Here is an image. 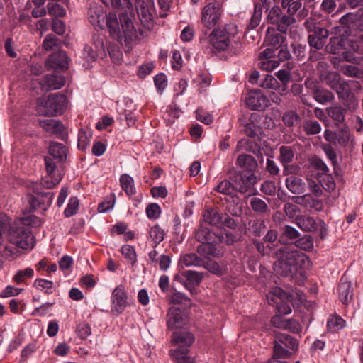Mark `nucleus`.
I'll return each mask as SVG.
<instances>
[{"label":"nucleus","instance_id":"f257e3e1","mask_svg":"<svg viewBox=\"0 0 363 363\" xmlns=\"http://www.w3.org/2000/svg\"><path fill=\"white\" fill-rule=\"evenodd\" d=\"M118 22L114 13L106 16V25L110 35L121 45L125 44L127 51L131 49L132 43L137 38V32L131 19L126 14L119 15Z\"/></svg>","mask_w":363,"mask_h":363},{"label":"nucleus","instance_id":"f03ea898","mask_svg":"<svg viewBox=\"0 0 363 363\" xmlns=\"http://www.w3.org/2000/svg\"><path fill=\"white\" fill-rule=\"evenodd\" d=\"M278 258L274 264L275 270L282 276L292 275L298 270V265L308 259L307 255L297 250H288L283 247L275 252Z\"/></svg>","mask_w":363,"mask_h":363},{"label":"nucleus","instance_id":"7ed1b4c3","mask_svg":"<svg viewBox=\"0 0 363 363\" xmlns=\"http://www.w3.org/2000/svg\"><path fill=\"white\" fill-rule=\"evenodd\" d=\"M67 99L65 94L55 93L41 96L37 100V112L44 116H60L67 108Z\"/></svg>","mask_w":363,"mask_h":363},{"label":"nucleus","instance_id":"20e7f679","mask_svg":"<svg viewBox=\"0 0 363 363\" xmlns=\"http://www.w3.org/2000/svg\"><path fill=\"white\" fill-rule=\"evenodd\" d=\"M172 341L177 345L179 348L171 350V355L178 363H191L192 358L188 355V347L194 341V335L186 331H175L172 334Z\"/></svg>","mask_w":363,"mask_h":363},{"label":"nucleus","instance_id":"39448f33","mask_svg":"<svg viewBox=\"0 0 363 363\" xmlns=\"http://www.w3.org/2000/svg\"><path fill=\"white\" fill-rule=\"evenodd\" d=\"M8 239L11 243L24 250L32 249L35 245L34 236L30 228L18 221L10 226Z\"/></svg>","mask_w":363,"mask_h":363},{"label":"nucleus","instance_id":"423d86ee","mask_svg":"<svg viewBox=\"0 0 363 363\" xmlns=\"http://www.w3.org/2000/svg\"><path fill=\"white\" fill-rule=\"evenodd\" d=\"M35 195L28 194V201L32 210L45 211L51 206L54 198L53 192H43L38 182H30L27 185Z\"/></svg>","mask_w":363,"mask_h":363},{"label":"nucleus","instance_id":"0eeeda50","mask_svg":"<svg viewBox=\"0 0 363 363\" xmlns=\"http://www.w3.org/2000/svg\"><path fill=\"white\" fill-rule=\"evenodd\" d=\"M273 345V350H275L277 357H291V352L289 350L295 352H297L299 342L298 340L290 335L275 332Z\"/></svg>","mask_w":363,"mask_h":363},{"label":"nucleus","instance_id":"6e6552de","mask_svg":"<svg viewBox=\"0 0 363 363\" xmlns=\"http://www.w3.org/2000/svg\"><path fill=\"white\" fill-rule=\"evenodd\" d=\"M236 28L233 24L227 25L223 29H215L209 35L211 45L218 51L226 50L230 43V36L235 34Z\"/></svg>","mask_w":363,"mask_h":363},{"label":"nucleus","instance_id":"1a4fd4ad","mask_svg":"<svg viewBox=\"0 0 363 363\" xmlns=\"http://www.w3.org/2000/svg\"><path fill=\"white\" fill-rule=\"evenodd\" d=\"M230 179L234 182L235 191L242 194H254V185L257 183V177L253 173L235 172Z\"/></svg>","mask_w":363,"mask_h":363},{"label":"nucleus","instance_id":"9d476101","mask_svg":"<svg viewBox=\"0 0 363 363\" xmlns=\"http://www.w3.org/2000/svg\"><path fill=\"white\" fill-rule=\"evenodd\" d=\"M222 13L221 4L218 1L208 3L201 11V23L208 29L216 26Z\"/></svg>","mask_w":363,"mask_h":363},{"label":"nucleus","instance_id":"9b49d317","mask_svg":"<svg viewBox=\"0 0 363 363\" xmlns=\"http://www.w3.org/2000/svg\"><path fill=\"white\" fill-rule=\"evenodd\" d=\"M44 161L47 176L42 179L40 183H38L41 186V191L43 189H52L61 181L60 175L56 172V162L52 160V158L45 156Z\"/></svg>","mask_w":363,"mask_h":363},{"label":"nucleus","instance_id":"f8f14e48","mask_svg":"<svg viewBox=\"0 0 363 363\" xmlns=\"http://www.w3.org/2000/svg\"><path fill=\"white\" fill-rule=\"evenodd\" d=\"M247 106L251 110L264 111L269 106V99L259 89L250 91L245 97Z\"/></svg>","mask_w":363,"mask_h":363},{"label":"nucleus","instance_id":"ddd939ff","mask_svg":"<svg viewBox=\"0 0 363 363\" xmlns=\"http://www.w3.org/2000/svg\"><path fill=\"white\" fill-rule=\"evenodd\" d=\"M112 312L116 315L121 314L128 306V296L123 285L116 286L111 295Z\"/></svg>","mask_w":363,"mask_h":363},{"label":"nucleus","instance_id":"4468645a","mask_svg":"<svg viewBox=\"0 0 363 363\" xmlns=\"http://www.w3.org/2000/svg\"><path fill=\"white\" fill-rule=\"evenodd\" d=\"M48 69H53L55 72L65 71L69 67V58L65 51H59L50 55L45 62Z\"/></svg>","mask_w":363,"mask_h":363},{"label":"nucleus","instance_id":"2eb2a0df","mask_svg":"<svg viewBox=\"0 0 363 363\" xmlns=\"http://www.w3.org/2000/svg\"><path fill=\"white\" fill-rule=\"evenodd\" d=\"M330 35L328 29L325 27L318 28L314 32L308 35L307 40L311 48L317 50H321L325 46L327 39Z\"/></svg>","mask_w":363,"mask_h":363},{"label":"nucleus","instance_id":"dca6fc26","mask_svg":"<svg viewBox=\"0 0 363 363\" xmlns=\"http://www.w3.org/2000/svg\"><path fill=\"white\" fill-rule=\"evenodd\" d=\"M135 6L143 26L148 30L152 28L154 26L152 14L147 4L144 0H135Z\"/></svg>","mask_w":363,"mask_h":363},{"label":"nucleus","instance_id":"f3484780","mask_svg":"<svg viewBox=\"0 0 363 363\" xmlns=\"http://www.w3.org/2000/svg\"><path fill=\"white\" fill-rule=\"evenodd\" d=\"M321 80L329 86L332 89L337 91L348 86L345 81L342 80L339 73L333 71H328L321 74Z\"/></svg>","mask_w":363,"mask_h":363},{"label":"nucleus","instance_id":"a211bd4d","mask_svg":"<svg viewBox=\"0 0 363 363\" xmlns=\"http://www.w3.org/2000/svg\"><path fill=\"white\" fill-rule=\"evenodd\" d=\"M187 316L179 308L172 307L168 313L167 325L169 328H180L187 322Z\"/></svg>","mask_w":363,"mask_h":363},{"label":"nucleus","instance_id":"6ab92c4d","mask_svg":"<svg viewBox=\"0 0 363 363\" xmlns=\"http://www.w3.org/2000/svg\"><path fill=\"white\" fill-rule=\"evenodd\" d=\"M337 96L341 100L345 108L350 111H354L358 107V100L349 90L348 86L337 91Z\"/></svg>","mask_w":363,"mask_h":363},{"label":"nucleus","instance_id":"aec40b11","mask_svg":"<svg viewBox=\"0 0 363 363\" xmlns=\"http://www.w3.org/2000/svg\"><path fill=\"white\" fill-rule=\"evenodd\" d=\"M49 154L50 157L52 158V160H57L58 162H65L67 160L68 149L62 143L57 142H51L49 146Z\"/></svg>","mask_w":363,"mask_h":363},{"label":"nucleus","instance_id":"412c9836","mask_svg":"<svg viewBox=\"0 0 363 363\" xmlns=\"http://www.w3.org/2000/svg\"><path fill=\"white\" fill-rule=\"evenodd\" d=\"M339 298L343 304H348L353 297V289L352 284L348 281L344 277L340 281L338 285Z\"/></svg>","mask_w":363,"mask_h":363},{"label":"nucleus","instance_id":"4be33fe9","mask_svg":"<svg viewBox=\"0 0 363 363\" xmlns=\"http://www.w3.org/2000/svg\"><path fill=\"white\" fill-rule=\"evenodd\" d=\"M279 30H275L274 28L271 29L268 28L264 39V43L267 46H270L275 50L282 46V44L285 41V37L284 33H280Z\"/></svg>","mask_w":363,"mask_h":363},{"label":"nucleus","instance_id":"5701e85b","mask_svg":"<svg viewBox=\"0 0 363 363\" xmlns=\"http://www.w3.org/2000/svg\"><path fill=\"white\" fill-rule=\"evenodd\" d=\"M213 242H208L200 244L197 247L198 253L206 258H208L210 257L217 258L221 257L223 255V250L218 248Z\"/></svg>","mask_w":363,"mask_h":363},{"label":"nucleus","instance_id":"b1692460","mask_svg":"<svg viewBox=\"0 0 363 363\" xmlns=\"http://www.w3.org/2000/svg\"><path fill=\"white\" fill-rule=\"evenodd\" d=\"M39 125L46 132L60 135L63 133L65 126L59 120L43 119L39 121Z\"/></svg>","mask_w":363,"mask_h":363},{"label":"nucleus","instance_id":"393cba45","mask_svg":"<svg viewBox=\"0 0 363 363\" xmlns=\"http://www.w3.org/2000/svg\"><path fill=\"white\" fill-rule=\"evenodd\" d=\"M295 223L306 233L315 231L318 227L314 218L308 215H298L296 217Z\"/></svg>","mask_w":363,"mask_h":363},{"label":"nucleus","instance_id":"a878e982","mask_svg":"<svg viewBox=\"0 0 363 363\" xmlns=\"http://www.w3.org/2000/svg\"><path fill=\"white\" fill-rule=\"evenodd\" d=\"M286 186L294 194H301L305 191L306 183L298 177L291 175L286 179Z\"/></svg>","mask_w":363,"mask_h":363},{"label":"nucleus","instance_id":"bb28decb","mask_svg":"<svg viewBox=\"0 0 363 363\" xmlns=\"http://www.w3.org/2000/svg\"><path fill=\"white\" fill-rule=\"evenodd\" d=\"M93 45L94 50L98 52L99 58L103 59L106 56V38L99 33H94L92 35Z\"/></svg>","mask_w":363,"mask_h":363},{"label":"nucleus","instance_id":"cd10ccee","mask_svg":"<svg viewBox=\"0 0 363 363\" xmlns=\"http://www.w3.org/2000/svg\"><path fill=\"white\" fill-rule=\"evenodd\" d=\"M222 220V215L218 213L217 209L208 208L203 213V222L211 225L218 226L221 225Z\"/></svg>","mask_w":363,"mask_h":363},{"label":"nucleus","instance_id":"c85d7f7f","mask_svg":"<svg viewBox=\"0 0 363 363\" xmlns=\"http://www.w3.org/2000/svg\"><path fill=\"white\" fill-rule=\"evenodd\" d=\"M237 162L241 168L246 169L250 173L257 167V162L256 160L250 155H240L238 156Z\"/></svg>","mask_w":363,"mask_h":363},{"label":"nucleus","instance_id":"c756f323","mask_svg":"<svg viewBox=\"0 0 363 363\" xmlns=\"http://www.w3.org/2000/svg\"><path fill=\"white\" fill-rule=\"evenodd\" d=\"M347 111L345 108L335 105L327 108L328 116L336 122L337 124H342L345 122V113Z\"/></svg>","mask_w":363,"mask_h":363},{"label":"nucleus","instance_id":"7c9ffc66","mask_svg":"<svg viewBox=\"0 0 363 363\" xmlns=\"http://www.w3.org/2000/svg\"><path fill=\"white\" fill-rule=\"evenodd\" d=\"M294 146L282 145L279 147V160L282 165L289 164L293 162L295 156Z\"/></svg>","mask_w":363,"mask_h":363},{"label":"nucleus","instance_id":"2f4dec72","mask_svg":"<svg viewBox=\"0 0 363 363\" xmlns=\"http://www.w3.org/2000/svg\"><path fill=\"white\" fill-rule=\"evenodd\" d=\"M345 39L341 36L331 37L325 46V50L328 53L336 54L345 46Z\"/></svg>","mask_w":363,"mask_h":363},{"label":"nucleus","instance_id":"473e14b6","mask_svg":"<svg viewBox=\"0 0 363 363\" xmlns=\"http://www.w3.org/2000/svg\"><path fill=\"white\" fill-rule=\"evenodd\" d=\"M313 97L315 101L321 104L331 102L334 100V94L323 88L315 89L313 91Z\"/></svg>","mask_w":363,"mask_h":363},{"label":"nucleus","instance_id":"72a5a7b5","mask_svg":"<svg viewBox=\"0 0 363 363\" xmlns=\"http://www.w3.org/2000/svg\"><path fill=\"white\" fill-rule=\"evenodd\" d=\"M45 82L49 89L56 90L64 86L65 79L61 75L47 74L45 77Z\"/></svg>","mask_w":363,"mask_h":363},{"label":"nucleus","instance_id":"f704fd0d","mask_svg":"<svg viewBox=\"0 0 363 363\" xmlns=\"http://www.w3.org/2000/svg\"><path fill=\"white\" fill-rule=\"evenodd\" d=\"M196 239L203 243L208 242H215L216 235L208 228L201 225L200 228L196 232Z\"/></svg>","mask_w":363,"mask_h":363},{"label":"nucleus","instance_id":"c9c22d12","mask_svg":"<svg viewBox=\"0 0 363 363\" xmlns=\"http://www.w3.org/2000/svg\"><path fill=\"white\" fill-rule=\"evenodd\" d=\"M120 183L121 188L128 196L131 197L135 195L136 189L134 186V181L130 176L126 174H122L120 177Z\"/></svg>","mask_w":363,"mask_h":363},{"label":"nucleus","instance_id":"e433bc0d","mask_svg":"<svg viewBox=\"0 0 363 363\" xmlns=\"http://www.w3.org/2000/svg\"><path fill=\"white\" fill-rule=\"evenodd\" d=\"M180 263L185 267H201L203 260L195 253H189L181 257Z\"/></svg>","mask_w":363,"mask_h":363},{"label":"nucleus","instance_id":"4c0bfd02","mask_svg":"<svg viewBox=\"0 0 363 363\" xmlns=\"http://www.w3.org/2000/svg\"><path fill=\"white\" fill-rule=\"evenodd\" d=\"M302 128L307 135H316L321 131L320 124L317 121L312 119L304 120Z\"/></svg>","mask_w":363,"mask_h":363},{"label":"nucleus","instance_id":"58836bf2","mask_svg":"<svg viewBox=\"0 0 363 363\" xmlns=\"http://www.w3.org/2000/svg\"><path fill=\"white\" fill-rule=\"evenodd\" d=\"M294 22L295 18L292 15H286L282 14L281 13L279 16L278 23H277L276 24L277 27V30L280 31L282 33H286L289 26L293 24Z\"/></svg>","mask_w":363,"mask_h":363},{"label":"nucleus","instance_id":"ea45409f","mask_svg":"<svg viewBox=\"0 0 363 363\" xmlns=\"http://www.w3.org/2000/svg\"><path fill=\"white\" fill-rule=\"evenodd\" d=\"M294 245L297 248L305 251L311 250L313 248V240L310 235H304L299 237L295 242Z\"/></svg>","mask_w":363,"mask_h":363},{"label":"nucleus","instance_id":"a19ab883","mask_svg":"<svg viewBox=\"0 0 363 363\" xmlns=\"http://www.w3.org/2000/svg\"><path fill=\"white\" fill-rule=\"evenodd\" d=\"M91 137V130H79L78 133V148L81 150H84L89 145Z\"/></svg>","mask_w":363,"mask_h":363},{"label":"nucleus","instance_id":"79ce46f5","mask_svg":"<svg viewBox=\"0 0 363 363\" xmlns=\"http://www.w3.org/2000/svg\"><path fill=\"white\" fill-rule=\"evenodd\" d=\"M345 324V321L340 316L336 315L328 319L327 327L329 331L335 333L342 329Z\"/></svg>","mask_w":363,"mask_h":363},{"label":"nucleus","instance_id":"37998d69","mask_svg":"<svg viewBox=\"0 0 363 363\" xmlns=\"http://www.w3.org/2000/svg\"><path fill=\"white\" fill-rule=\"evenodd\" d=\"M301 120V117L295 111H288L284 113L282 121L287 127H293Z\"/></svg>","mask_w":363,"mask_h":363},{"label":"nucleus","instance_id":"c03bdc74","mask_svg":"<svg viewBox=\"0 0 363 363\" xmlns=\"http://www.w3.org/2000/svg\"><path fill=\"white\" fill-rule=\"evenodd\" d=\"M262 7L258 4L255 5L254 13L252 15L250 22L247 26V29H254L257 27L260 23L262 18Z\"/></svg>","mask_w":363,"mask_h":363},{"label":"nucleus","instance_id":"a18cd8bd","mask_svg":"<svg viewBox=\"0 0 363 363\" xmlns=\"http://www.w3.org/2000/svg\"><path fill=\"white\" fill-rule=\"evenodd\" d=\"M217 191L225 195H230L235 191L234 182L232 180H223L220 182L215 189Z\"/></svg>","mask_w":363,"mask_h":363},{"label":"nucleus","instance_id":"49530a36","mask_svg":"<svg viewBox=\"0 0 363 363\" xmlns=\"http://www.w3.org/2000/svg\"><path fill=\"white\" fill-rule=\"evenodd\" d=\"M260 86L264 89L279 90L280 94L281 87L279 86V82L272 75L267 74L264 80L262 82Z\"/></svg>","mask_w":363,"mask_h":363},{"label":"nucleus","instance_id":"de8ad7c7","mask_svg":"<svg viewBox=\"0 0 363 363\" xmlns=\"http://www.w3.org/2000/svg\"><path fill=\"white\" fill-rule=\"evenodd\" d=\"M20 223H22V225H25L30 228L31 230V227L33 228H38L42 225V220L41 219L35 216V215H30L26 217H23L21 218L20 220H18Z\"/></svg>","mask_w":363,"mask_h":363},{"label":"nucleus","instance_id":"09e8293b","mask_svg":"<svg viewBox=\"0 0 363 363\" xmlns=\"http://www.w3.org/2000/svg\"><path fill=\"white\" fill-rule=\"evenodd\" d=\"M79 208V200L77 197L72 196L69 199V203L64 211L65 217L69 218L76 214Z\"/></svg>","mask_w":363,"mask_h":363},{"label":"nucleus","instance_id":"8fccbe9b","mask_svg":"<svg viewBox=\"0 0 363 363\" xmlns=\"http://www.w3.org/2000/svg\"><path fill=\"white\" fill-rule=\"evenodd\" d=\"M184 276L190 284L194 285H199L203 278V273L192 270L186 271L184 273Z\"/></svg>","mask_w":363,"mask_h":363},{"label":"nucleus","instance_id":"3c124183","mask_svg":"<svg viewBox=\"0 0 363 363\" xmlns=\"http://www.w3.org/2000/svg\"><path fill=\"white\" fill-rule=\"evenodd\" d=\"M60 45V40L55 35L50 34L48 35L43 43V46L46 50H51L55 48H59Z\"/></svg>","mask_w":363,"mask_h":363},{"label":"nucleus","instance_id":"603ef678","mask_svg":"<svg viewBox=\"0 0 363 363\" xmlns=\"http://www.w3.org/2000/svg\"><path fill=\"white\" fill-rule=\"evenodd\" d=\"M250 206L254 211L259 213H266L268 209L265 201L257 197L252 198L250 200Z\"/></svg>","mask_w":363,"mask_h":363},{"label":"nucleus","instance_id":"864d4df0","mask_svg":"<svg viewBox=\"0 0 363 363\" xmlns=\"http://www.w3.org/2000/svg\"><path fill=\"white\" fill-rule=\"evenodd\" d=\"M121 252L125 257L131 262V264L133 266L137 262V255L135 249L133 246L129 245H125L121 247Z\"/></svg>","mask_w":363,"mask_h":363},{"label":"nucleus","instance_id":"5fc2aeb1","mask_svg":"<svg viewBox=\"0 0 363 363\" xmlns=\"http://www.w3.org/2000/svg\"><path fill=\"white\" fill-rule=\"evenodd\" d=\"M357 16V12L348 13L340 18V23L349 28L358 26Z\"/></svg>","mask_w":363,"mask_h":363},{"label":"nucleus","instance_id":"6e6d98bb","mask_svg":"<svg viewBox=\"0 0 363 363\" xmlns=\"http://www.w3.org/2000/svg\"><path fill=\"white\" fill-rule=\"evenodd\" d=\"M169 302L174 304H184L186 306L191 304V300L180 292L173 293L169 297Z\"/></svg>","mask_w":363,"mask_h":363},{"label":"nucleus","instance_id":"4d7b16f0","mask_svg":"<svg viewBox=\"0 0 363 363\" xmlns=\"http://www.w3.org/2000/svg\"><path fill=\"white\" fill-rule=\"evenodd\" d=\"M33 275V269L30 267H28L24 270H18L13 277V281L17 284H21L24 282L26 278H31Z\"/></svg>","mask_w":363,"mask_h":363},{"label":"nucleus","instance_id":"13d9d810","mask_svg":"<svg viewBox=\"0 0 363 363\" xmlns=\"http://www.w3.org/2000/svg\"><path fill=\"white\" fill-rule=\"evenodd\" d=\"M283 330H288L293 333H299L302 330V325L297 320L289 318L286 320Z\"/></svg>","mask_w":363,"mask_h":363},{"label":"nucleus","instance_id":"bf43d9fd","mask_svg":"<svg viewBox=\"0 0 363 363\" xmlns=\"http://www.w3.org/2000/svg\"><path fill=\"white\" fill-rule=\"evenodd\" d=\"M286 297V293L279 287H275L272 290L270 294L267 296L268 302L274 304L277 300L281 301Z\"/></svg>","mask_w":363,"mask_h":363},{"label":"nucleus","instance_id":"052dcab7","mask_svg":"<svg viewBox=\"0 0 363 363\" xmlns=\"http://www.w3.org/2000/svg\"><path fill=\"white\" fill-rule=\"evenodd\" d=\"M47 8L50 15L62 17L66 14V11L63 6L55 2H49Z\"/></svg>","mask_w":363,"mask_h":363},{"label":"nucleus","instance_id":"680f3d73","mask_svg":"<svg viewBox=\"0 0 363 363\" xmlns=\"http://www.w3.org/2000/svg\"><path fill=\"white\" fill-rule=\"evenodd\" d=\"M34 286L38 289L44 291L45 294H49L52 293L50 290L53 287V282L43 279H37L34 282Z\"/></svg>","mask_w":363,"mask_h":363},{"label":"nucleus","instance_id":"e2e57ef3","mask_svg":"<svg viewBox=\"0 0 363 363\" xmlns=\"http://www.w3.org/2000/svg\"><path fill=\"white\" fill-rule=\"evenodd\" d=\"M82 57L88 63L95 61L99 57L98 52L94 48L87 45L84 48Z\"/></svg>","mask_w":363,"mask_h":363},{"label":"nucleus","instance_id":"0e129e2a","mask_svg":"<svg viewBox=\"0 0 363 363\" xmlns=\"http://www.w3.org/2000/svg\"><path fill=\"white\" fill-rule=\"evenodd\" d=\"M350 137V130L345 125L336 134L337 142L341 145H346L349 142Z\"/></svg>","mask_w":363,"mask_h":363},{"label":"nucleus","instance_id":"69168bd1","mask_svg":"<svg viewBox=\"0 0 363 363\" xmlns=\"http://www.w3.org/2000/svg\"><path fill=\"white\" fill-rule=\"evenodd\" d=\"M201 267H203L208 272L217 276H220L223 274V270L221 267L216 261L211 259L207 262L203 261V265H202Z\"/></svg>","mask_w":363,"mask_h":363},{"label":"nucleus","instance_id":"338daca9","mask_svg":"<svg viewBox=\"0 0 363 363\" xmlns=\"http://www.w3.org/2000/svg\"><path fill=\"white\" fill-rule=\"evenodd\" d=\"M290 47L293 50V54L298 60H303L306 57V45L298 43H293Z\"/></svg>","mask_w":363,"mask_h":363},{"label":"nucleus","instance_id":"774afa93","mask_svg":"<svg viewBox=\"0 0 363 363\" xmlns=\"http://www.w3.org/2000/svg\"><path fill=\"white\" fill-rule=\"evenodd\" d=\"M301 234L294 227L286 225L283 228L282 236L289 240H297Z\"/></svg>","mask_w":363,"mask_h":363}]
</instances>
